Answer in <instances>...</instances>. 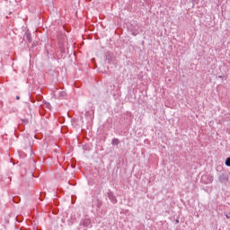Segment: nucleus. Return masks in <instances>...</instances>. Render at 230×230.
<instances>
[{
    "label": "nucleus",
    "mask_w": 230,
    "mask_h": 230,
    "mask_svg": "<svg viewBox=\"0 0 230 230\" xmlns=\"http://www.w3.org/2000/svg\"><path fill=\"white\" fill-rule=\"evenodd\" d=\"M58 94H59L60 98L66 97V92H64V91L58 92Z\"/></svg>",
    "instance_id": "obj_5"
},
{
    "label": "nucleus",
    "mask_w": 230,
    "mask_h": 230,
    "mask_svg": "<svg viewBox=\"0 0 230 230\" xmlns=\"http://www.w3.org/2000/svg\"><path fill=\"white\" fill-rule=\"evenodd\" d=\"M76 121V119H72L71 122L75 123Z\"/></svg>",
    "instance_id": "obj_11"
},
{
    "label": "nucleus",
    "mask_w": 230,
    "mask_h": 230,
    "mask_svg": "<svg viewBox=\"0 0 230 230\" xmlns=\"http://www.w3.org/2000/svg\"><path fill=\"white\" fill-rule=\"evenodd\" d=\"M16 100H21V96H16Z\"/></svg>",
    "instance_id": "obj_12"
},
{
    "label": "nucleus",
    "mask_w": 230,
    "mask_h": 230,
    "mask_svg": "<svg viewBox=\"0 0 230 230\" xmlns=\"http://www.w3.org/2000/svg\"><path fill=\"white\" fill-rule=\"evenodd\" d=\"M17 222H21V219L19 217H16Z\"/></svg>",
    "instance_id": "obj_14"
},
{
    "label": "nucleus",
    "mask_w": 230,
    "mask_h": 230,
    "mask_svg": "<svg viewBox=\"0 0 230 230\" xmlns=\"http://www.w3.org/2000/svg\"><path fill=\"white\" fill-rule=\"evenodd\" d=\"M218 181L219 182H221V184H224V182H227L229 179L227 178V175H226L225 173H221L218 176Z\"/></svg>",
    "instance_id": "obj_2"
},
{
    "label": "nucleus",
    "mask_w": 230,
    "mask_h": 230,
    "mask_svg": "<svg viewBox=\"0 0 230 230\" xmlns=\"http://www.w3.org/2000/svg\"><path fill=\"white\" fill-rule=\"evenodd\" d=\"M225 217L227 218V220H230V216L228 214H225Z\"/></svg>",
    "instance_id": "obj_9"
},
{
    "label": "nucleus",
    "mask_w": 230,
    "mask_h": 230,
    "mask_svg": "<svg viewBox=\"0 0 230 230\" xmlns=\"http://www.w3.org/2000/svg\"><path fill=\"white\" fill-rule=\"evenodd\" d=\"M111 145H113V146H118L119 145V139L118 138H113Z\"/></svg>",
    "instance_id": "obj_4"
},
{
    "label": "nucleus",
    "mask_w": 230,
    "mask_h": 230,
    "mask_svg": "<svg viewBox=\"0 0 230 230\" xmlns=\"http://www.w3.org/2000/svg\"><path fill=\"white\" fill-rule=\"evenodd\" d=\"M13 202H15V204H17L20 202L21 199L19 197H14V198H13Z\"/></svg>",
    "instance_id": "obj_6"
},
{
    "label": "nucleus",
    "mask_w": 230,
    "mask_h": 230,
    "mask_svg": "<svg viewBox=\"0 0 230 230\" xmlns=\"http://www.w3.org/2000/svg\"><path fill=\"white\" fill-rule=\"evenodd\" d=\"M226 166H229L230 167V157L226 158V162H225Z\"/></svg>",
    "instance_id": "obj_7"
},
{
    "label": "nucleus",
    "mask_w": 230,
    "mask_h": 230,
    "mask_svg": "<svg viewBox=\"0 0 230 230\" xmlns=\"http://www.w3.org/2000/svg\"><path fill=\"white\" fill-rule=\"evenodd\" d=\"M27 40H29V42H31V37L30 35H27Z\"/></svg>",
    "instance_id": "obj_8"
},
{
    "label": "nucleus",
    "mask_w": 230,
    "mask_h": 230,
    "mask_svg": "<svg viewBox=\"0 0 230 230\" xmlns=\"http://www.w3.org/2000/svg\"><path fill=\"white\" fill-rule=\"evenodd\" d=\"M83 226H84V227H89V226H91V219H84V220L83 221Z\"/></svg>",
    "instance_id": "obj_3"
},
{
    "label": "nucleus",
    "mask_w": 230,
    "mask_h": 230,
    "mask_svg": "<svg viewBox=\"0 0 230 230\" xmlns=\"http://www.w3.org/2000/svg\"><path fill=\"white\" fill-rule=\"evenodd\" d=\"M106 60L108 61V64H114V62L116 61V58L114 57V54L107 52Z\"/></svg>",
    "instance_id": "obj_1"
},
{
    "label": "nucleus",
    "mask_w": 230,
    "mask_h": 230,
    "mask_svg": "<svg viewBox=\"0 0 230 230\" xmlns=\"http://www.w3.org/2000/svg\"><path fill=\"white\" fill-rule=\"evenodd\" d=\"M209 182H213V179H209L208 181H206L207 184Z\"/></svg>",
    "instance_id": "obj_10"
},
{
    "label": "nucleus",
    "mask_w": 230,
    "mask_h": 230,
    "mask_svg": "<svg viewBox=\"0 0 230 230\" xmlns=\"http://www.w3.org/2000/svg\"><path fill=\"white\" fill-rule=\"evenodd\" d=\"M204 179H206V176L201 177V181H204Z\"/></svg>",
    "instance_id": "obj_13"
}]
</instances>
